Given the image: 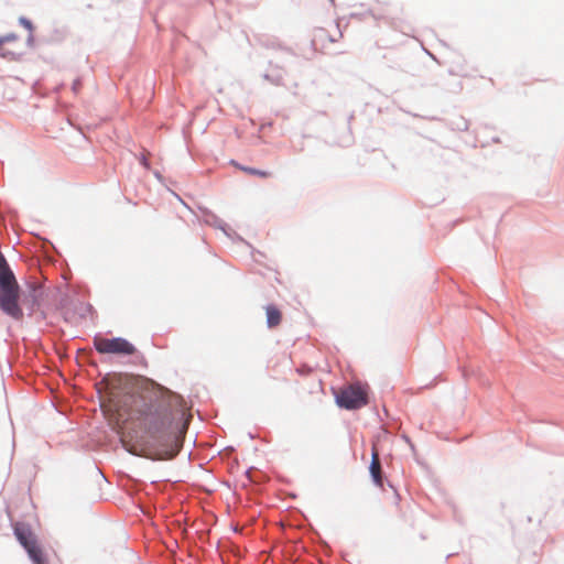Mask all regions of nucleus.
<instances>
[{
  "instance_id": "obj_1",
  "label": "nucleus",
  "mask_w": 564,
  "mask_h": 564,
  "mask_svg": "<svg viewBox=\"0 0 564 564\" xmlns=\"http://www.w3.org/2000/svg\"><path fill=\"white\" fill-rule=\"evenodd\" d=\"M106 411L117 414L118 420H135L142 436L123 433L121 443L131 454L150 459H171L181 447V436L187 427L185 411L180 395L169 391L155 393L149 401L126 393L120 395L113 387L109 388Z\"/></svg>"
},
{
  "instance_id": "obj_2",
  "label": "nucleus",
  "mask_w": 564,
  "mask_h": 564,
  "mask_svg": "<svg viewBox=\"0 0 564 564\" xmlns=\"http://www.w3.org/2000/svg\"><path fill=\"white\" fill-rule=\"evenodd\" d=\"M19 299L20 286L18 281L0 252V310L15 321L23 318Z\"/></svg>"
},
{
  "instance_id": "obj_3",
  "label": "nucleus",
  "mask_w": 564,
  "mask_h": 564,
  "mask_svg": "<svg viewBox=\"0 0 564 564\" xmlns=\"http://www.w3.org/2000/svg\"><path fill=\"white\" fill-rule=\"evenodd\" d=\"M338 406L347 410L360 409L368 404V388L359 382L343 387L335 393Z\"/></svg>"
},
{
  "instance_id": "obj_4",
  "label": "nucleus",
  "mask_w": 564,
  "mask_h": 564,
  "mask_svg": "<svg viewBox=\"0 0 564 564\" xmlns=\"http://www.w3.org/2000/svg\"><path fill=\"white\" fill-rule=\"evenodd\" d=\"M94 346L99 354L131 356L138 351L133 344L122 337L106 338L97 336L94 338Z\"/></svg>"
},
{
  "instance_id": "obj_5",
  "label": "nucleus",
  "mask_w": 564,
  "mask_h": 564,
  "mask_svg": "<svg viewBox=\"0 0 564 564\" xmlns=\"http://www.w3.org/2000/svg\"><path fill=\"white\" fill-rule=\"evenodd\" d=\"M14 535L25 549L34 564H46L45 556L37 543L36 536L29 527L18 523L14 527Z\"/></svg>"
},
{
  "instance_id": "obj_6",
  "label": "nucleus",
  "mask_w": 564,
  "mask_h": 564,
  "mask_svg": "<svg viewBox=\"0 0 564 564\" xmlns=\"http://www.w3.org/2000/svg\"><path fill=\"white\" fill-rule=\"evenodd\" d=\"M369 471H370L373 482L378 487H382V485H383L382 469H381L379 453L376 447H372L371 463H370Z\"/></svg>"
},
{
  "instance_id": "obj_7",
  "label": "nucleus",
  "mask_w": 564,
  "mask_h": 564,
  "mask_svg": "<svg viewBox=\"0 0 564 564\" xmlns=\"http://www.w3.org/2000/svg\"><path fill=\"white\" fill-rule=\"evenodd\" d=\"M265 315L269 328L278 327L282 322V312L273 304L265 306Z\"/></svg>"
},
{
  "instance_id": "obj_8",
  "label": "nucleus",
  "mask_w": 564,
  "mask_h": 564,
  "mask_svg": "<svg viewBox=\"0 0 564 564\" xmlns=\"http://www.w3.org/2000/svg\"><path fill=\"white\" fill-rule=\"evenodd\" d=\"M312 42L316 48H324L326 42H333V40L328 39L326 30L321 28L315 30Z\"/></svg>"
},
{
  "instance_id": "obj_9",
  "label": "nucleus",
  "mask_w": 564,
  "mask_h": 564,
  "mask_svg": "<svg viewBox=\"0 0 564 564\" xmlns=\"http://www.w3.org/2000/svg\"><path fill=\"white\" fill-rule=\"evenodd\" d=\"M234 165L236 167H238L239 170H241L242 172L249 174V175L258 176V177H261V178H268V177L272 176V172H270V171L258 170V169H253V167H249V166H243V165H240V164H238L236 162H234Z\"/></svg>"
},
{
  "instance_id": "obj_10",
  "label": "nucleus",
  "mask_w": 564,
  "mask_h": 564,
  "mask_svg": "<svg viewBox=\"0 0 564 564\" xmlns=\"http://www.w3.org/2000/svg\"><path fill=\"white\" fill-rule=\"evenodd\" d=\"M80 87H82L80 80L79 79L74 80V83H73V90H74V93H78Z\"/></svg>"
},
{
  "instance_id": "obj_11",
  "label": "nucleus",
  "mask_w": 564,
  "mask_h": 564,
  "mask_svg": "<svg viewBox=\"0 0 564 564\" xmlns=\"http://www.w3.org/2000/svg\"><path fill=\"white\" fill-rule=\"evenodd\" d=\"M0 43H2V41H0Z\"/></svg>"
}]
</instances>
